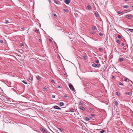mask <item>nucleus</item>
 <instances>
[{
  "mask_svg": "<svg viewBox=\"0 0 133 133\" xmlns=\"http://www.w3.org/2000/svg\"><path fill=\"white\" fill-rule=\"evenodd\" d=\"M92 66L94 67L100 68L101 66V65L99 64H96L95 63H93L92 64Z\"/></svg>",
  "mask_w": 133,
  "mask_h": 133,
  "instance_id": "nucleus-1",
  "label": "nucleus"
},
{
  "mask_svg": "<svg viewBox=\"0 0 133 133\" xmlns=\"http://www.w3.org/2000/svg\"><path fill=\"white\" fill-rule=\"evenodd\" d=\"M69 87L71 90H72L73 91L74 90H75V89L74 88L73 86L71 84H69Z\"/></svg>",
  "mask_w": 133,
  "mask_h": 133,
  "instance_id": "nucleus-2",
  "label": "nucleus"
},
{
  "mask_svg": "<svg viewBox=\"0 0 133 133\" xmlns=\"http://www.w3.org/2000/svg\"><path fill=\"white\" fill-rule=\"evenodd\" d=\"M53 108L55 109L61 110V108L57 105H55L53 107Z\"/></svg>",
  "mask_w": 133,
  "mask_h": 133,
  "instance_id": "nucleus-3",
  "label": "nucleus"
},
{
  "mask_svg": "<svg viewBox=\"0 0 133 133\" xmlns=\"http://www.w3.org/2000/svg\"><path fill=\"white\" fill-rule=\"evenodd\" d=\"M125 16L127 18L129 19H131V15L130 14L125 15Z\"/></svg>",
  "mask_w": 133,
  "mask_h": 133,
  "instance_id": "nucleus-4",
  "label": "nucleus"
},
{
  "mask_svg": "<svg viewBox=\"0 0 133 133\" xmlns=\"http://www.w3.org/2000/svg\"><path fill=\"white\" fill-rule=\"evenodd\" d=\"M41 130L43 132V133H46V131L45 129L43 128H41Z\"/></svg>",
  "mask_w": 133,
  "mask_h": 133,
  "instance_id": "nucleus-5",
  "label": "nucleus"
},
{
  "mask_svg": "<svg viewBox=\"0 0 133 133\" xmlns=\"http://www.w3.org/2000/svg\"><path fill=\"white\" fill-rule=\"evenodd\" d=\"M3 22L5 23H9V21L8 19H4L3 20Z\"/></svg>",
  "mask_w": 133,
  "mask_h": 133,
  "instance_id": "nucleus-6",
  "label": "nucleus"
},
{
  "mask_svg": "<svg viewBox=\"0 0 133 133\" xmlns=\"http://www.w3.org/2000/svg\"><path fill=\"white\" fill-rule=\"evenodd\" d=\"M124 59L123 57L120 58L119 59L118 61L120 62H121L123 61Z\"/></svg>",
  "mask_w": 133,
  "mask_h": 133,
  "instance_id": "nucleus-7",
  "label": "nucleus"
},
{
  "mask_svg": "<svg viewBox=\"0 0 133 133\" xmlns=\"http://www.w3.org/2000/svg\"><path fill=\"white\" fill-rule=\"evenodd\" d=\"M70 0H65V2L67 4H69L70 2Z\"/></svg>",
  "mask_w": 133,
  "mask_h": 133,
  "instance_id": "nucleus-8",
  "label": "nucleus"
},
{
  "mask_svg": "<svg viewBox=\"0 0 133 133\" xmlns=\"http://www.w3.org/2000/svg\"><path fill=\"white\" fill-rule=\"evenodd\" d=\"M79 108L81 110L83 111H84L85 109V108L83 107L82 106H80L79 107Z\"/></svg>",
  "mask_w": 133,
  "mask_h": 133,
  "instance_id": "nucleus-9",
  "label": "nucleus"
},
{
  "mask_svg": "<svg viewBox=\"0 0 133 133\" xmlns=\"http://www.w3.org/2000/svg\"><path fill=\"white\" fill-rule=\"evenodd\" d=\"M36 78L39 81H41V77L39 76H36Z\"/></svg>",
  "mask_w": 133,
  "mask_h": 133,
  "instance_id": "nucleus-10",
  "label": "nucleus"
},
{
  "mask_svg": "<svg viewBox=\"0 0 133 133\" xmlns=\"http://www.w3.org/2000/svg\"><path fill=\"white\" fill-rule=\"evenodd\" d=\"M92 29L94 30H97V28L95 26H92Z\"/></svg>",
  "mask_w": 133,
  "mask_h": 133,
  "instance_id": "nucleus-11",
  "label": "nucleus"
},
{
  "mask_svg": "<svg viewBox=\"0 0 133 133\" xmlns=\"http://www.w3.org/2000/svg\"><path fill=\"white\" fill-rule=\"evenodd\" d=\"M87 8L89 10H91L92 7L89 5H88L87 6Z\"/></svg>",
  "mask_w": 133,
  "mask_h": 133,
  "instance_id": "nucleus-12",
  "label": "nucleus"
},
{
  "mask_svg": "<svg viewBox=\"0 0 133 133\" xmlns=\"http://www.w3.org/2000/svg\"><path fill=\"white\" fill-rule=\"evenodd\" d=\"M114 104L116 106L118 105V103L116 101H115L114 102Z\"/></svg>",
  "mask_w": 133,
  "mask_h": 133,
  "instance_id": "nucleus-13",
  "label": "nucleus"
},
{
  "mask_svg": "<svg viewBox=\"0 0 133 133\" xmlns=\"http://www.w3.org/2000/svg\"><path fill=\"white\" fill-rule=\"evenodd\" d=\"M123 8H125L126 9H128L129 8V6L128 5H124L123 6Z\"/></svg>",
  "mask_w": 133,
  "mask_h": 133,
  "instance_id": "nucleus-14",
  "label": "nucleus"
},
{
  "mask_svg": "<svg viewBox=\"0 0 133 133\" xmlns=\"http://www.w3.org/2000/svg\"><path fill=\"white\" fill-rule=\"evenodd\" d=\"M128 30H129V31L131 32H133V29H130L129 28L127 29V31H128Z\"/></svg>",
  "mask_w": 133,
  "mask_h": 133,
  "instance_id": "nucleus-15",
  "label": "nucleus"
},
{
  "mask_svg": "<svg viewBox=\"0 0 133 133\" xmlns=\"http://www.w3.org/2000/svg\"><path fill=\"white\" fill-rule=\"evenodd\" d=\"M70 110L71 112H74V110L73 108H70Z\"/></svg>",
  "mask_w": 133,
  "mask_h": 133,
  "instance_id": "nucleus-16",
  "label": "nucleus"
},
{
  "mask_svg": "<svg viewBox=\"0 0 133 133\" xmlns=\"http://www.w3.org/2000/svg\"><path fill=\"white\" fill-rule=\"evenodd\" d=\"M59 105L61 106H63L64 105V103L63 102H61L59 103Z\"/></svg>",
  "mask_w": 133,
  "mask_h": 133,
  "instance_id": "nucleus-17",
  "label": "nucleus"
},
{
  "mask_svg": "<svg viewBox=\"0 0 133 133\" xmlns=\"http://www.w3.org/2000/svg\"><path fill=\"white\" fill-rule=\"evenodd\" d=\"M84 119L87 121H88L90 120V119L88 117H85L84 118Z\"/></svg>",
  "mask_w": 133,
  "mask_h": 133,
  "instance_id": "nucleus-18",
  "label": "nucleus"
},
{
  "mask_svg": "<svg viewBox=\"0 0 133 133\" xmlns=\"http://www.w3.org/2000/svg\"><path fill=\"white\" fill-rule=\"evenodd\" d=\"M39 31V30L37 29V28H36L35 29V31L36 33H38Z\"/></svg>",
  "mask_w": 133,
  "mask_h": 133,
  "instance_id": "nucleus-19",
  "label": "nucleus"
},
{
  "mask_svg": "<svg viewBox=\"0 0 133 133\" xmlns=\"http://www.w3.org/2000/svg\"><path fill=\"white\" fill-rule=\"evenodd\" d=\"M117 12V13L118 14H123V13H122V12H121V11H118Z\"/></svg>",
  "mask_w": 133,
  "mask_h": 133,
  "instance_id": "nucleus-20",
  "label": "nucleus"
},
{
  "mask_svg": "<svg viewBox=\"0 0 133 133\" xmlns=\"http://www.w3.org/2000/svg\"><path fill=\"white\" fill-rule=\"evenodd\" d=\"M99 50L101 52H102L103 51V49L101 48H99Z\"/></svg>",
  "mask_w": 133,
  "mask_h": 133,
  "instance_id": "nucleus-21",
  "label": "nucleus"
},
{
  "mask_svg": "<svg viewBox=\"0 0 133 133\" xmlns=\"http://www.w3.org/2000/svg\"><path fill=\"white\" fill-rule=\"evenodd\" d=\"M118 84L120 85L124 86L123 84L122 83L120 82H119Z\"/></svg>",
  "mask_w": 133,
  "mask_h": 133,
  "instance_id": "nucleus-22",
  "label": "nucleus"
},
{
  "mask_svg": "<svg viewBox=\"0 0 133 133\" xmlns=\"http://www.w3.org/2000/svg\"><path fill=\"white\" fill-rule=\"evenodd\" d=\"M116 95H117L118 96H119L120 95V93L119 92H116V93L115 94Z\"/></svg>",
  "mask_w": 133,
  "mask_h": 133,
  "instance_id": "nucleus-23",
  "label": "nucleus"
},
{
  "mask_svg": "<svg viewBox=\"0 0 133 133\" xmlns=\"http://www.w3.org/2000/svg\"><path fill=\"white\" fill-rule=\"evenodd\" d=\"M88 109L89 110H90V111H91V112L93 111V110L92 108H88Z\"/></svg>",
  "mask_w": 133,
  "mask_h": 133,
  "instance_id": "nucleus-24",
  "label": "nucleus"
},
{
  "mask_svg": "<svg viewBox=\"0 0 133 133\" xmlns=\"http://www.w3.org/2000/svg\"><path fill=\"white\" fill-rule=\"evenodd\" d=\"M83 58L85 60H86L87 59V56H83Z\"/></svg>",
  "mask_w": 133,
  "mask_h": 133,
  "instance_id": "nucleus-25",
  "label": "nucleus"
},
{
  "mask_svg": "<svg viewBox=\"0 0 133 133\" xmlns=\"http://www.w3.org/2000/svg\"><path fill=\"white\" fill-rule=\"evenodd\" d=\"M58 129L59 130L62 132L63 131V130L62 129H61L60 128H58Z\"/></svg>",
  "mask_w": 133,
  "mask_h": 133,
  "instance_id": "nucleus-26",
  "label": "nucleus"
},
{
  "mask_svg": "<svg viewBox=\"0 0 133 133\" xmlns=\"http://www.w3.org/2000/svg\"><path fill=\"white\" fill-rule=\"evenodd\" d=\"M22 82H23L25 84H27V83L24 80H23L22 81Z\"/></svg>",
  "mask_w": 133,
  "mask_h": 133,
  "instance_id": "nucleus-27",
  "label": "nucleus"
},
{
  "mask_svg": "<svg viewBox=\"0 0 133 133\" xmlns=\"http://www.w3.org/2000/svg\"><path fill=\"white\" fill-rule=\"evenodd\" d=\"M105 132V131L104 130H103L100 131V132L101 133H103L104 132Z\"/></svg>",
  "mask_w": 133,
  "mask_h": 133,
  "instance_id": "nucleus-28",
  "label": "nucleus"
},
{
  "mask_svg": "<svg viewBox=\"0 0 133 133\" xmlns=\"http://www.w3.org/2000/svg\"><path fill=\"white\" fill-rule=\"evenodd\" d=\"M128 80H129V79L127 78H125L124 79V81H127V80H128Z\"/></svg>",
  "mask_w": 133,
  "mask_h": 133,
  "instance_id": "nucleus-29",
  "label": "nucleus"
},
{
  "mask_svg": "<svg viewBox=\"0 0 133 133\" xmlns=\"http://www.w3.org/2000/svg\"><path fill=\"white\" fill-rule=\"evenodd\" d=\"M120 41L118 39H116V42L117 43H119Z\"/></svg>",
  "mask_w": 133,
  "mask_h": 133,
  "instance_id": "nucleus-30",
  "label": "nucleus"
},
{
  "mask_svg": "<svg viewBox=\"0 0 133 133\" xmlns=\"http://www.w3.org/2000/svg\"><path fill=\"white\" fill-rule=\"evenodd\" d=\"M43 89L45 90L46 91H48V90L47 89V88H45V87H43Z\"/></svg>",
  "mask_w": 133,
  "mask_h": 133,
  "instance_id": "nucleus-31",
  "label": "nucleus"
},
{
  "mask_svg": "<svg viewBox=\"0 0 133 133\" xmlns=\"http://www.w3.org/2000/svg\"><path fill=\"white\" fill-rule=\"evenodd\" d=\"M95 62L96 63H99V61L98 60H96L95 61Z\"/></svg>",
  "mask_w": 133,
  "mask_h": 133,
  "instance_id": "nucleus-32",
  "label": "nucleus"
},
{
  "mask_svg": "<svg viewBox=\"0 0 133 133\" xmlns=\"http://www.w3.org/2000/svg\"><path fill=\"white\" fill-rule=\"evenodd\" d=\"M63 10L65 12H67V10L66 9H64V10Z\"/></svg>",
  "mask_w": 133,
  "mask_h": 133,
  "instance_id": "nucleus-33",
  "label": "nucleus"
},
{
  "mask_svg": "<svg viewBox=\"0 0 133 133\" xmlns=\"http://www.w3.org/2000/svg\"><path fill=\"white\" fill-rule=\"evenodd\" d=\"M118 37L119 39H121V36L119 35H118Z\"/></svg>",
  "mask_w": 133,
  "mask_h": 133,
  "instance_id": "nucleus-34",
  "label": "nucleus"
},
{
  "mask_svg": "<svg viewBox=\"0 0 133 133\" xmlns=\"http://www.w3.org/2000/svg\"><path fill=\"white\" fill-rule=\"evenodd\" d=\"M54 2L55 3L58 4V2L57 1H56V0H55V1H54Z\"/></svg>",
  "mask_w": 133,
  "mask_h": 133,
  "instance_id": "nucleus-35",
  "label": "nucleus"
},
{
  "mask_svg": "<svg viewBox=\"0 0 133 133\" xmlns=\"http://www.w3.org/2000/svg\"><path fill=\"white\" fill-rule=\"evenodd\" d=\"M112 78L113 79H115V77L114 76H112Z\"/></svg>",
  "mask_w": 133,
  "mask_h": 133,
  "instance_id": "nucleus-36",
  "label": "nucleus"
},
{
  "mask_svg": "<svg viewBox=\"0 0 133 133\" xmlns=\"http://www.w3.org/2000/svg\"><path fill=\"white\" fill-rule=\"evenodd\" d=\"M20 45L21 46H24V44H23V43H21L20 44Z\"/></svg>",
  "mask_w": 133,
  "mask_h": 133,
  "instance_id": "nucleus-37",
  "label": "nucleus"
},
{
  "mask_svg": "<svg viewBox=\"0 0 133 133\" xmlns=\"http://www.w3.org/2000/svg\"><path fill=\"white\" fill-rule=\"evenodd\" d=\"M51 82H52V83L55 84V82H54V81L53 80H51Z\"/></svg>",
  "mask_w": 133,
  "mask_h": 133,
  "instance_id": "nucleus-38",
  "label": "nucleus"
},
{
  "mask_svg": "<svg viewBox=\"0 0 133 133\" xmlns=\"http://www.w3.org/2000/svg\"><path fill=\"white\" fill-rule=\"evenodd\" d=\"M0 42L2 43H3V41L2 40H0Z\"/></svg>",
  "mask_w": 133,
  "mask_h": 133,
  "instance_id": "nucleus-39",
  "label": "nucleus"
},
{
  "mask_svg": "<svg viewBox=\"0 0 133 133\" xmlns=\"http://www.w3.org/2000/svg\"><path fill=\"white\" fill-rule=\"evenodd\" d=\"M130 93L129 92H127L126 93V95H130Z\"/></svg>",
  "mask_w": 133,
  "mask_h": 133,
  "instance_id": "nucleus-40",
  "label": "nucleus"
},
{
  "mask_svg": "<svg viewBox=\"0 0 133 133\" xmlns=\"http://www.w3.org/2000/svg\"><path fill=\"white\" fill-rule=\"evenodd\" d=\"M54 16L56 17H57V16L56 14H53Z\"/></svg>",
  "mask_w": 133,
  "mask_h": 133,
  "instance_id": "nucleus-41",
  "label": "nucleus"
},
{
  "mask_svg": "<svg viewBox=\"0 0 133 133\" xmlns=\"http://www.w3.org/2000/svg\"><path fill=\"white\" fill-rule=\"evenodd\" d=\"M99 35L100 36H102L103 35V34L101 33H99Z\"/></svg>",
  "mask_w": 133,
  "mask_h": 133,
  "instance_id": "nucleus-42",
  "label": "nucleus"
},
{
  "mask_svg": "<svg viewBox=\"0 0 133 133\" xmlns=\"http://www.w3.org/2000/svg\"><path fill=\"white\" fill-rule=\"evenodd\" d=\"M91 32L93 34H95V32H94L91 31Z\"/></svg>",
  "mask_w": 133,
  "mask_h": 133,
  "instance_id": "nucleus-43",
  "label": "nucleus"
},
{
  "mask_svg": "<svg viewBox=\"0 0 133 133\" xmlns=\"http://www.w3.org/2000/svg\"><path fill=\"white\" fill-rule=\"evenodd\" d=\"M95 15L96 16V17H98V14L96 13H95Z\"/></svg>",
  "mask_w": 133,
  "mask_h": 133,
  "instance_id": "nucleus-44",
  "label": "nucleus"
},
{
  "mask_svg": "<svg viewBox=\"0 0 133 133\" xmlns=\"http://www.w3.org/2000/svg\"><path fill=\"white\" fill-rule=\"evenodd\" d=\"M57 88H61V87L60 86H58L57 87Z\"/></svg>",
  "mask_w": 133,
  "mask_h": 133,
  "instance_id": "nucleus-45",
  "label": "nucleus"
},
{
  "mask_svg": "<svg viewBox=\"0 0 133 133\" xmlns=\"http://www.w3.org/2000/svg\"><path fill=\"white\" fill-rule=\"evenodd\" d=\"M52 97L53 98H55V96L54 95H52Z\"/></svg>",
  "mask_w": 133,
  "mask_h": 133,
  "instance_id": "nucleus-46",
  "label": "nucleus"
},
{
  "mask_svg": "<svg viewBox=\"0 0 133 133\" xmlns=\"http://www.w3.org/2000/svg\"><path fill=\"white\" fill-rule=\"evenodd\" d=\"M49 41L50 42H52V40L51 39H49Z\"/></svg>",
  "mask_w": 133,
  "mask_h": 133,
  "instance_id": "nucleus-47",
  "label": "nucleus"
},
{
  "mask_svg": "<svg viewBox=\"0 0 133 133\" xmlns=\"http://www.w3.org/2000/svg\"><path fill=\"white\" fill-rule=\"evenodd\" d=\"M79 105H83L82 103H81V102H79Z\"/></svg>",
  "mask_w": 133,
  "mask_h": 133,
  "instance_id": "nucleus-48",
  "label": "nucleus"
},
{
  "mask_svg": "<svg viewBox=\"0 0 133 133\" xmlns=\"http://www.w3.org/2000/svg\"><path fill=\"white\" fill-rule=\"evenodd\" d=\"M21 29L22 30H24V28H21Z\"/></svg>",
  "mask_w": 133,
  "mask_h": 133,
  "instance_id": "nucleus-49",
  "label": "nucleus"
},
{
  "mask_svg": "<svg viewBox=\"0 0 133 133\" xmlns=\"http://www.w3.org/2000/svg\"><path fill=\"white\" fill-rule=\"evenodd\" d=\"M67 97V96L66 95H64V98H66Z\"/></svg>",
  "mask_w": 133,
  "mask_h": 133,
  "instance_id": "nucleus-50",
  "label": "nucleus"
},
{
  "mask_svg": "<svg viewBox=\"0 0 133 133\" xmlns=\"http://www.w3.org/2000/svg\"><path fill=\"white\" fill-rule=\"evenodd\" d=\"M91 115L92 116H94L95 115L94 114H91Z\"/></svg>",
  "mask_w": 133,
  "mask_h": 133,
  "instance_id": "nucleus-51",
  "label": "nucleus"
},
{
  "mask_svg": "<svg viewBox=\"0 0 133 133\" xmlns=\"http://www.w3.org/2000/svg\"><path fill=\"white\" fill-rule=\"evenodd\" d=\"M48 1H49V3L50 4L51 3V1L50 0H48Z\"/></svg>",
  "mask_w": 133,
  "mask_h": 133,
  "instance_id": "nucleus-52",
  "label": "nucleus"
},
{
  "mask_svg": "<svg viewBox=\"0 0 133 133\" xmlns=\"http://www.w3.org/2000/svg\"><path fill=\"white\" fill-rule=\"evenodd\" d=\"M124 44L123 43H122V44H121L122 46H123L124 45Z\"/></svg>",
  "mask_w": 133,
  "mask_h": 133,
  "instance_id": "nucleus-53",
  "label": "nucleus"
},
{
  "mask_svg": "<svg viewBox=\"0 0 133 133\" xmlns=\"http://www.w3.org/2000/svg\"><path fill=\"white\" fill-rule=\"evenodd\" d=\"M124 0L125 1H129L130 0Z\"/></svg>",
  "mask_w": 133,
  "mask_h": 133,
  "instance_id": "nucleus-54",
  "label": "nucleus"
},
{
  "mask_svg": "<svg viewBox=\"0 0 133 133\" xmlns=\"http://www.w3.org/2000/svg\"><path fill=\"white\" fill-rule=\"evenodd\" d=\"M130 81L132 83H133V82H132V81H131V80H130Z\"/></svg>",
  "mask_w": 133,
  "mask_h": 133,
  "instance_id": "nucleus-55",
  "label": "nucleus"
},
{
  "mask_svg": "<svg viewBox=\"0 0 133 133\" xmlns=\"http://www.w3.org/2000/svg\"><path fill=\"white\" fill-rule=\"evenodd\" d=\"M39 40H40V41H41V40H40V39H39Z\"/></svg>",
  "mask_w": 133,
  "mask_h": 133,
  "instance_id": "nucleus-56",
  "label": "nucleus"
},
{
  "mask_svg": "<svg viewBox=\"0 0 133 133\" xmlns=\"http://www.w3.org/2000/svg\"><path fill=\"white\" fill-rule=\"evenodd\" d=\"M39 40H40V41H41V40H40V39H39Z\"/></svg>",
  "mask_w": 133,
  "mask_h": 133,
  "instance_id": "nucleus-57",
  "label": "nucleus"
},
{
  "mask_svg": "<svg viewBox=\"0 0 133 133\" xmlns=\"http://www.w3.org/2000/svg\"><path fill=\"white\" fill-rule=\"evenodd\" d=\"M39 40H40V41H41V40H40V39H39Z\"/></svg>",
  "mask_w": 133,
  "mask_h": 133,
  "instance_id": "nucleus-58",
  "label": "nucleus"
},
{
  "mask_svg": "<svg viewBox=\"0 0 133 133\" xmlns=\"http://www.w3.org/2000/svg\"><path fill=\"white\" fill-rule=\"evenodd\" d=\"M121 56V55H120V57Z\"/></svg>",
  "mask_w": 133,
  "mask_h": 133,
  "instance_id": "nucleus-59",
  "label": "nucleus"
},
{
  "mask_svg": "<svg viewBox=\"0 0 133 133\" xmlns=\"http://www.w3.org/2000/svg\"><path fill=\"white\" fill-rule=\"evenodd\" d=\"M132 117H133V116Z\"/></svg>",
  "mask_w": 133,
  "mask_h": 133,
  "instance_id": "nucleus-60",
  "label": "nucleus"
}]
</instances>
